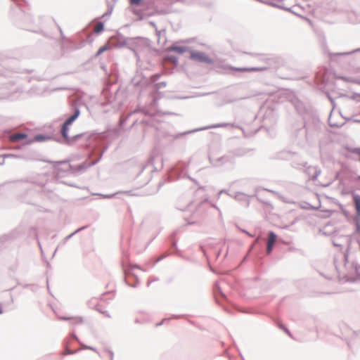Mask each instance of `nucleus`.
Segmentation results:
<instances>
[{
	"mask_svg": "<svg viewBox=\"0 0 360 360\" xmlns=\"http://www.w3.org/2000/svg\"><path fill=\"white\" fill-rule=\"evenodd\" d=\"M191 58L193 60L205 63H212V60L203 52L200 51H192L191 52Z\"/></svg>",
	"mask_w": 360,
	"mask_h": 360,
	"instance_id": "f257e3e1",
	"label": "nucleus"
},
{
	"mask_svg": "<svg viewBox=\"0 0 360 360\" xmlns=\"http://www.w3.org/2000/svg\"><path fill=\"white\" fill-rule=\"evenodd\" d=\"M87 349H93V348L90 347H86Z\"/></svg>",
	"mask_w": 360,
	"mask_h": 360,
	"instance_id": "dca6fc26",
	"label": "nucleus"
},
{
	"mask_svg": "<svg viewBox=\"0 0 360 360\" xmlns=\"http://www.w3.org/2000/svg\"><path fill=\"white\" fill-rule=\"evenodd\" d=\"M276 240V235L274 232H269L266 247V252L268 254H270L271 252Z\"/></svg>",
	"mask_w": 360,
	"mask_h": 360,
	"instance_id": "7ed1b4c3",
	"label": "nucleus"
},
{
	"mask_svg": "<svg viewBox=\"0 0 360 360\" xmlns=\"http://www.w3.org/2000/svg\"><path fill=\"white\" fill-rule=\"evenodd\" d=\"M229 69L233 71L238 72H257V71H263L265 70V68H234L229 67Z\"/></svg>",
	"mask_w": 360,
	"mask_h": 360,
	"instance_id": "20e7f679",
	"label": "nucleus"
},
{
	"mask_svg": "<svg viewBox=\"0 0 360 360\" xmlns=\"http://www.w3.org/2000/svg\"><path fill=\"white\" fill-rule=\"evenodd\" d=\"M171 51H175L178 53H184L186 51V48L184 46H173L169 48Z\"/></svg>",
	"mask_w": 360,
	"mask_h": 360,
	"instance_id": "6e6552de",
	"label": "nucleus"
},
{
	"mask_svg": "<svg viewBox=\"0 0 360 360\" xmlns=\"http://www.w3.org/2000/svg\"><path fill=\"white\" fill-rule=\"evenodd\" d=\"M109 49H110L109 46H108V45H105V46H103L101 47V48L98 49V52H97V54H96V55H97V56L101 55L102 53H103V52H104V51H108Z\"/></svg>",
	"mask_w": 360,
	"mask_h": 360,
	"instance_id": "9d476101",
	"label": "nucleus"
},
{
	"mask_svg": "<svg viewBox=\"0 0 360 360\" xmlns=\"http://www.w3.org/2000/svg\"><path fill=\"white\" fill-rule=\"evenodd\" d=\"M354 202L356 213L358 215H360V195H354Z\"/></svg>",
	"mask_w": 360,
	"mask_h": 360,
	"instance_id": "0eeeda50",
	"label": "nucleus"
},
{
	"mask_svg": "<svg viewBox=\"0 0 360 360\" xmlns=\"http://www.w3.org/2000/svg\"><path fill=\"white\" fill-rule=\"evenodd\" d=\"M27 137V134L23 133L13 134L10 136V140L13 142H17Z\"/></svg>",
	"mask_w": 360,
	"mask_h": 360,
	"instance_id": "423d86ee",
	"label": "nucleus"
},
{
	"mask_svg": "<svg viewBox=\"0 0 360 360\" xmlns=\"http://www.w3.org/2000/svg\"><path fill=\"white\" fill-rule=\"evenodd\" d=\"M283 328V330H284L287 333L290 334V333H289V331H288V330L287 328Z\"/></svg>",
	"mask_w": 360,
	"mask_h": 360,
	"instance_id": "ddd939ff",
	"label": "nucleus"
},
{
	"mask_svg": "<svg viewBox=\"0 0 360 360\" xmlns=\"http://www.w3.org/2000/svg\"><path fill=\"white\" fill-rule=\"evenodd\" d=\"M142 0H130L132 4L139 5L141 2Z\"/></svg>",
	"mask_w": 360,
	"mask_h": 360,
	"instance_id": "f8f14e48",
	"label": "nucleus"
},
{
	"mask_svg": "<svg viewBox=\"0 0 360 360\" xmlns=\"http://www.w3.org/2000/svg\"><path fill=\"white\" fill-rule=\"evenodd\" d=\"M60 320L63 321H70L72 325H79L82 324L84 322V319L81 316H75V317H66L61 316L60 317Z\"/></svg>",
	"mask_w": 360,
	"mask_h": 360,
	"instance_id": "39448f33",
	"label": "nucleus"
},
{
	"mask_svg": "<svg viewBox=\"0 0 360 360\" xmlns=\"http://www.w3.org/2000/svg\"><path fill=\"white\" fill-rule=\"evenodd\" d=\"M359 179H360V176H359Z\"/></svg>",
	"mask_w": 360,
	"mask_h": 360,
	"instance_id": "f3484780",
	"label": "nucleus"
},
{
	"mask_svg": "<svg viewBox=\"0 0 360 360\" xmlns=\"http://www.w3.org/2000/svg\"><path fill=\"white\" fill-rule=\"evenodd\" d=\"M37 140H38V141H41V140H42V139H40L39 136H37Z\"/></svg>",
	"mask_w": 360,
	"mask_h": 360,
	"instance_id": "4468645a",
	"label": "nucleus"
},
{
	"mask_svg": "<svg viewBox=\"0 0 360 360\" xmlns=\"http://www.w3.org/2000/svg\"><path fill=\"white\" fill-rule=\"evenodd\" d=\"M79 115V110H76L75 113L72 116H70L63 124L61 132H62L63 136L65 139H68V127L78 117Z\"/></svg>",
	"mask_w": 360,
	"mask_h": 360,
	"instance_id": "f03ea898",
	"label": "nucleus"
},
{
	"mask_svg": "<svg viewBox=\"0 0 360 360\" xmlns=\"http://www.w3.org/2000/svg\"><path fill=\"white\" fill-rule=\"evenodd\" d=\"M2 313V309H1V307L0 306V314Z\"/></svg>",
	"mask_w": 360,
	"mask_h": 360,
	"instance_id": "2eb2a0df",
	"label": "nucleus"
},
{
	"mask_svg": "<svg viewBox=\"0 0 360 360\" xmlns=\"http://www.w3.org/2000/svg\"><path fill=\"white\" fill-rule=\"evenodd\" d=\"M103 30V25L101 22H98L96 24L94 27V32L96 33H99Z\"/></svg>",
	"mask_w": 360,
	"mask_h": 360,
	"instance_id": "1a4fd4ad",
	"label": "nucleus"
},
{
	"mask_svg": "<svg viewBox=\"0 0 360 360\" xmlns=\"http://www.w3.org/2000/svg\"><path fill=\"white\" fill-rule=\"evenodd\" d=\"M73 353H75V352H74V351H70V350H69L68 348H66V349H65V352H63V354H64V355H67V354H73Z\"/></svg>",
	"mask_w": 360,
	"mask_h": 360,
	"instance_id": "9b49d317",
	"label": "nucleus"
}]
</instances>
